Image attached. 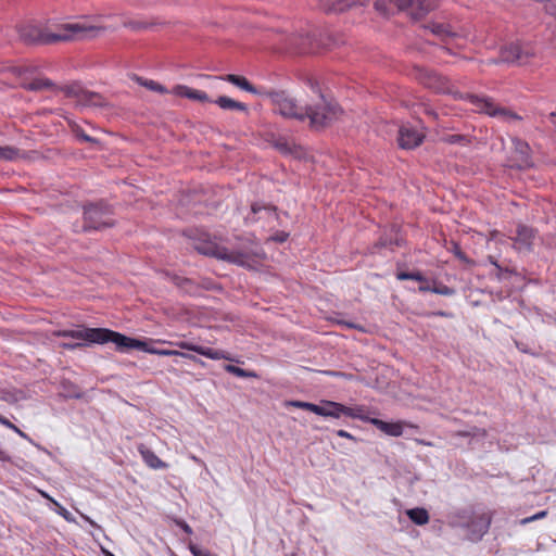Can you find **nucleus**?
<instances>
[{"mask_svg": "<svg viewBox=\"0 0 556 556\" xmlns=\"http://www.w3.org/2000/svg\"><path fill=\"white\" fill-rule=\"evenodd\" d=\"M448 526L467 531V539L478 542L488 533L492 517L489 513H477L472 509L462 508L451 513L447 517Z\"/></svg>", "mask_w": 556, "mask_h": 556, "instance_id": "nucleus-1", "label": "nucleus"}, {"mask_svg": "<svg viewBox=\"0 0 556 556\" xmlns=\"http://www.w3.org/2000/svg\"><path fill=\"white\" fill-rule=\"evenodd\" d=\"M332 45L336 42L330 35L323 34L313 26H307L285 38L286 50L298 54L315 53L319 49L329 48Z\"/></svg>", "mask_w": 556, "mask_h": 556, "instance_id": "nucleus-2", "label": "nucleus"}, {"mask_svg": "<svg viewBox=\"0 0 556 556\" xmlns=\"http://www.w3.org/2000/svg\"><path fill=\"white\" fill-rule=\"evenodd\" d=\"M105 30L103 26L89 25L86 23H63L56 25L54 29L48 28L49 43L59 41H74L92 39L100 36Z\"/></svg>", "mask_w": 556, "mask_h": 556, "instance_id": "nucleus-3", "label": "nucleus"}, {"mask_svg": "<svg viewBox=\"0 0 556 556\" xmlns=\"http://www.w3.org/2000/svg\"><path fill=\"white\" fill-rule=\"evenodd\" d=\"M56 337L72 338L87 344H104L112 342L118 350L119 332L106 328H81V329H64L54 332Z\"/></svg>", "mask_w": 556, "mask_h": 556, "instance_id": "nucleus-4", "label": "nucleus"}, {"mask_svg": "<svg viewBox=\"0 0 556 556\" xmlns=\"http://www.w3.org/2000/svg\"><path fill=\"white\" fill-rule=\"evenodd\" d=\"M319 97L320 101L318 103L305 106L304 110L305 119H309L311 128L317 130L329 126L341 113L336 103L327 101L321 93Z\"/></svg>", "mask_w": 556, "mask_h": 556, "instance_id": "nucleus-5", "label": "nucleus"}, {"mask_svg": "<svg viewBox=\"0 0 556 556\" xmlns=\"http://www.w3.org/2000/svg\"><path fill=\"white\" fill-rule=\"evenodd\" d=\"M113 210L104 202L89 203L84 206V231L102 230L114 226Z\"/></svg>", "mask_w": 556, "mask_h": 556, "instance_id": "nucleus-6", "label": "nucleus"}, {"mask_svg": "<svg viewBox=\"0 0 556 556\" xmlns=\"http://www.w3.org/2000/svg\"><path fill=\"white\" fill-rule=\"evenodd\" d=\"M265 93L262 97L268 98L275 106V112L289 118H295L300 122L305 121V114L302 106L296 104L292 98L285 90L264 89Z\"/></svg>", "mask_w": 556, "mask_h": 556, "instance_id": "nucleus-7", "label": "nucleus"}, {"mask_svg": "<svg viewBox=\"0 0 556 556\" xmlns=\"http://www.w3.org/2000/svg\"><path fill=\"white\" fill-rule=\"evenodd\" d=\"M413 71L414 77L425 87L440 93L452 92L450 81L437 72L418 65L414 66Z\"/></svg>", "mask_w": 556, "mask_h": 556, "instance_id": "nucleus-8", "label": "nucleus"}, {"mask_svg": "<svg viewBox=\"0 0 556 556\" xmlns=\"http://www.w3.org/2000/svg\"><path fill=\"white\" fill-rule=\"evenodd\" d=\"M118 351L124 352L127 350L136 349L150 354L162 355V356H174L178 354L177 350H163L156 349L151 342L142 341L134 338H129L123 333L118 337Z\"/></svg>", "mask_w": 556, "mask_h": 556, "instance_id": "nucleus-9", "label": "nucleus"}, {"mask_svg": "<svg viewBox=\"0 0 556 556\" xmlns=\"http://www.w3.org/2000/svg\"><path fill=\"white\" fill-rule=\"evenodd\" d=\"M470 102L476 106V109L481 112L485 113L490 116H502L506 119H514V121H520L521 116L517 115L516 113L509 112L505 110L504 108L497 106L491 99L489 98H480L478 96H469Z\"/></svg>", "mask_w": 556, "mask_h": 556, "instance_id": "nucleus-10", "label": "nucleus"}, {"mask_svg": "<svg viewBox=\"0 0 556 556\" xmlns=\"http://www.w3.org/2000/svg\"><path fill=\"white\" fill-rule=\"evenodd\" d=\"M400 11L406 12L413 18L418 20L428 14L438 5L437 0H399Z\"/></svg>", "mask_w": 556, "mask_h": 556, "instance_id": "nucleus-11", "label": "nucleus"}, {"mask_svg": "<svg viewBox=\"0 0 556 556\" xmlns=\"http://www.w3.org/2000/svg\"><path fill=\"white\" fill-rule=\"evenodd\" d=\"M532 56L529 50H525L519 43H509L501 49V61L505 63L525 64Z\"/></svg>", "mask_w": 556, "mask_h": 556, "instance_id": "nucleus-12", "label": "nucleus"}, {"mask_svg": "<svg viewBox=\"0 0 556 556\" xmlns=\"http://www.w3.org/2000/svg\"><path fill=\"white\" fill-rule=\"evenodd\" d=\"M425 138V135L422 131L418 130L417 128L410 126V125H403L399 129V146L402 149H414L418 147Z\"/></svg>", "mask_w": 556, "mask_h": 556, "instance_id": "nucleus-13", "label": "nucleus"}, {"mask_svg": "<svg viewBox=\"0 0 556 556\" xmlns=\"http://www.w3.org/2000/svg\"><path fill=\"white\" fill-rule=\"evenodd\" d=\"M534 239V229L522 224L517 226L516 236L511 238L514 241V249L518 252H530L532 250Z\"/></svg>", "mask_w": 556, "mask_h": 556, "instance_id": "nucleus-14", "label": "nucleus"}, {"mask_svg": "<svg viewBox=\"0 0 556 556\" xmlns=\"http://www.w3.org/2000/svg\"><path fill=\"white\" fill-rule=\"evenodd\" d=\"M18 35L22 41L27 45L46 43L48 45V28H41L37 25L26 24L18 28Z\"/></svg>", "mask_w": 556, "mask_h": 556, "instance_id": "nucleus-15", "label": "nucleus"}, {"mask_svg": "<svg viewBox=\"0 0 556 556\" xmlns=\"http://www.w3.org/2000/svg\"><path fill=\"white\" fill-rule=\"evenodd\" d=\"M175 345L181 350L192 351V352H195L202 356H205V357H207L210 359H214V361H217V359L231 361L232 359L226 352H224L222 350H215L212 348L193 344L188 341H179V342H176Z\"/></svg>", "mask_w": 556, "mask_h": 556, "instance_id": "nucleus-16", "label": "nucleus"}, {"mask_svg": "<svg viewBox=\"0 0 556 556\" xmlns=\"http://www.w3.org/2000/svg\"><path fill=\"white\" fill-rule=\"evenodd\" d=\"M514 144V161L518 168H528L532 166L531 149L530 146L518 138L513 140Z\"/></svg>", "mask_w": 556, "mask_h": 556, "instance_id": "nucleus-17", "label": "nucleus"}, {"mask_svg": "<svg viewBox=\"0 0 556 556\" xmlns=\"http://www.w3.org/2000/svg\"><path fill=\"white\" fill-rule=\"evenodd\" d=\"M217 78L228 81V83L235 85L236 87H238L247 92L253 93V94H257V96L262 97L265 93V91H264L265 88L260 89V88L254 87L244 76L227 74V75L218 76Z\"/></svg>", "mask_w": 556, "mask_h": 556, "instance_id": "nucleus-18", "label": "nucleus"}, {"mask_svg": "<svg viewBox=\"0 0 556 556\" xmlns=\"http://www.w3.org/2000/svg\"><path fill=\"white\" fill-rule=\"evenodd\" d=\"M369 424L390 437H401L404 425H407L404 421L388 422L378 418L369 419Z\"/></svg>", "mask_w": 556, "mask_h": 556, "instance_id": "nucleus-19", "label": "nucleus"}, {"mask_svg": "<svg viewBox=\"0 0 556 556\" xmlns=\"http://www.w3.org/2000/svg\"><path fill=\"white\" fill-rule=\"evenodd\" d=\"M359 0H319L321 10L328 13H339L358 3Z\"/></svg>", "mask_w": 556, "mask_h": 556, "instance_id": "nucleus-20", "label": "nucleus"}, {"mask_svg": "<svg viewBox=\"0 0 556 556\" xmlns=\"http://www.w3.org/2000/svg\"><path fill=\"white\" fill-rule=\"evenodd\" d=\"M197 251L203 255L223 260L226 255V248L213 241H204L195 247Z\"/></svg>", "mask_w": 556, "mask_h": 556, "instance_id": "nucleus-21", "label": "nucleus"}, {"mask_svg": "<svg viewBox=\"0 0 556 556\" xmlns=\"http://www.w3.org/2000/svg\"><path fill=\"white\" fill-rule=\"evenodd\" d=\"M138 452L140 453L143 462L152 469H165L167 468V464L159 458V456L150 448H148L144 444H140L138 446Z\"/></svg>", "mask_w": 556, "mask_h": 556, "instance_id": "nucleus-22", "label": "nucleus"}, {"mask_svg": "<svg viewBox=\"0 0 556 556\" xmlns=\"http://www.w3.org/2000/svg\"><path fill=\"white\" fill-rule=\"evenodd\" d=\"M343 404L332 401H325L321 405H317L316 415L323 417L340 418L342 416Z\"/></svg>", "mask_w": 556, "mask_h": 556, "instance_id": "nucleus-23", "label": "nucleus"}, {"mask_svg": "<svg viewBox=\"0 0 556 556\" xmlns=\"http://www.w3.org/2000/svg\"><path fill=\"white\" fill-rule=\"evenodd\" d=\"M223 261H227L243 267L252 266V257L249 253L240 252V251H229L226 248V255Z\"/></svg>", "mask_w": 556, "mask_h": 556, "instance_id": "nucleus-24", "label": "nucleus"}, {"mask_svg": "<svg viewBox=\"0 0 556 556\" xmlns=\"http://www.w3.org/2000/svg\"><path fill=\"white\" fill-rule=\"evenodd\" d=\"M222 110L241 111L248 113V106L243 102L236 101L227 96H220L214 101Z\"/></svg>", "mask_w": 556, "mask_h": 556, "instance_id": "nucleus-25", "label": "nucleus"}, {"mask_svg": "<svg viewBox=\"0 0 556 556\" xmlns=\"http://www.w3.org/2000/svg\"><path fill=\"white\" fill-rule=\"evenodd\" d=\"M175 92L180 97H185L200 102H207L210 100L206 92L198 89H192L187 86H177L175 88Z\"/></svg>", "mask_w": 556, "mask_h": 556, "instance_id": "nucleus-26", "label": "nucleus"}, {"mask_svg": "<svg viewBox=\"0 0 556 556\" xmlns=\"http://www.w3.org/2000/svg\"><path fill=\"white\" fill-rule=\"evenodd\" d=\"M399 0H376L375 9L383 16H389L400 11Z\"/></svg>", "mask_w": 556, "mask_h": 556, "instance_id": "nucleus-27", "label": "nucleus"}, {"mask_svg": "<svg viewBox=\"0 0 556 556\" xmlns=\"http://www.w3.org/2000/svg\"><path fill=\"white\" fill-rule=\"evenodd\" d=\"M79 103L85 106L102 108L106 105L105 99L100 93L89 90H85V93Z\"/></svg>", "mask_w": 556, "mask_h": 556, "instance_id": "nucleus-28", "label": "nucleus"}, {"mask_svg": "<svg viewBox=\"0 0 556 556\" xmlns=\"http://www.w3.org/2000/svg\"><path fill=\"white\" fill-rule=\"evenodd\" d=\"M25 157V152L17 148L5 146L0 147V161H17Z\"/></svg>", "mask_w": 556, "mask_h": 556, "instance_id": "nucleus-29", "label": "nucleus"}, {"mask_svg": "<svg viewBox=\"0 0 556 556\" xmlns=\"http://www.w3.org/2000/svg\"><path fill=\"white\" fill-rule=\"evenodd\" d=\"M408 518L418 526L429 522V514L425 508L416 507L406 511Z\"/></svg>", "mask_w": 556, "mask_h": 556, "instance_id": "nucleus-30", "label": "nucleus"}, {"mask_svg": "<svg viewBox=\"0 0 556 556\" xmlns=\"http://www.w3.org/2000/svg\"><path fill=\"white\" fill-rule=\"evenodd\" d=\"M427 28H429L433 35L440 37L443 40L456 35L448 25L443 23H431L427 26Z\"/></svg>", "mask_w": 556, "mask_h": 556, "instance_id": "nucleus-31", "label": "nucleus"}, {"mask_svg": "<svg viewBox=\"0 0 556 556\" xmlns=\"http://www.w3.org/2000/svg\"><path fill=\"white\" fill-rule=\"evenodd\" d=\"M62 395L67 399H80L83 393L77 384L70 380H63L61 382Z\"/></svg>", "mask_w": 556, "mask_h": 556, "instance_id": "nucleus-32", "label": "nucleus"}, {"mask_svg": "<svg viewBox=\"0 0 556 556\" xmlns=\"http://www.w3.org/2000/svg\"><path fill=\"white\" fill-rule=\"evenodd\" d=\"M24 87L30 91H40L43 89L52 88L53 83L48 78H35L31 81L25 84Z\"/></svg>", "mask_w": 556, "mask_h": 556, "instance_id": "nucleus-33", "label": "nucleus"}, {"mask_svg": "<svg viewBox=\"0 0 556 556\" xmlns=\"http://www.w3.org/2000/svg\"><path fill=\"white\" fill-rule=\"evenodd\" d=\"M224 369L231 374V375H235L237 377H240V378H257V374L255 371H250V370H245L243 368H240L238 366H235V365H225Z\"/></svg>", "mask_w": 556, "mask_h": 556, "instance_id": "nucleus-34", "label": "nucleus"}, {"mask_svg": "<svg viewBox=\"0 0 556 556\" xmlns=\"http://www.w3.org/2000/svg\"><path fill=\"white\" fill-rule=\"evenodd\" d=\"M135 80L148 88L149 90H152V91H156V92H160V93H165L167 92L166 88L162 85H160L159 83L154 81V80H151V79H146V78H142V77H139V76H135Z\"/></svg>", "mask_w": 556, "mask_h": 556, "instance_id": "nucleus-35", "label": "nucleus"}, {"mask_svg": "<svg viewBox=\"0 0 556 556\" xmlns=\"http://www.w3.org/2000/svg\"><path fill=\"white\" fill-rule=\"evenodd\" d=\"M453 437H462V438H485L486 430L478 427H471L469 430H460L453 433Z\"/></svg>", "mask_w": 556, "mask_h": 556, "instance_id": "nucleus-36", "label": "nucleus"}, {"mask_svg": "<svg viewBox=\"0 0 556 556\" xmlns=\"http://www.w3.org/2000/svg\"><path fill=\"white\" fill-rule=\"evenodd\" d=\"M342 415L351 417V418H357L365 422H369V419H371L368 416H365L362 414L363 409L361 407H348L343 405L342 407Z\"/></svg>", "mask_w": 556, "mask_h": 556, "instance_id": "nucleus-37", "label": "nucleus"}, {"mask_svg": "<svg viewBox=\"0 0 556 556\" xmlns=\"http://www.w3.org/2000/svg\"><path fill=\"white\" fill-rule=\"evenodd\" d=\"M64 92L68 96V97H73V98H76L78 100V102H80L84 93H85V90L80 85L78 84H72V85H68V86H65L63 88Z\"/></svg>", "mask_w": 556, "mask_h": 556, "instance_id": "nucleus-38", "label": "nucleus"}, {"mask_svg": "<svg viewBox=\"0 0 556 556\" xmlns=\"http://www.w3.org/2000/svg\"><path fill=\"white\" fill-rule=\"evenodd\" d=\"M396 278L399 280H416L419 282H426L427 278L422 275L421 271H414V273H407V271H399L396 274Z\"/></svg>", "mask_w": 556, "mask_h": 556, "instance_id": "nucleus-39", "label": "nucleus"}, {"mask_svg": "<svg viewBox=\"0 0 556 556\" xmlns=\"http://www.w3.org/2000/svg\"><path fill=\"white\" fill-rule=\"evenodd\" d=\"M431 292L440 295L451 296L455 294V289L441 282L433 281Z\"/></svg>", "mask_w": 556, "mask_h": 556, "instance_id": "nucleus-40", "label": "nucleus"}, {"mask_svg": "<svg viewBox=\"0 0 556 556\" xmlns=\"http://www.w3.org/2000/svg\"><path fill=\"white\" fill-rule=\"evenodd\" d=\"M72 130L73 132L75 134V136L80 140V141H84V142H90V143H97L98 140L96 138H92L90 136H88L83 129L80 126H78L77 124H73L72 125Z\"/></svg>", "mask_w": 556, "mask_h": 556, "instance_id": "nucleus-41", "label": "nucleus"}, {"mask_svg": "<svg viewBox=\"0 0 556 556\" xmlns=\"http://www.w3.org/2000/svg\"><path fill=\"white\" fill-rule=\"evenodd\" d=\"M289 406L306 409L308 412H312L315 414L317 412V404L309 403V402H302V401H290L287 403Z\"/></svg>", "mask_w": 556, "mask_h": 556, "instance_id": "nucleus-42", "label": "nucleus"}, {"mask_svg": "<svg viewBox=\"0 0 556 556\" xmlns=\"http://www.w3.org/2000/svg\"><path fill=\"white\" fill-rule=\"evenodd\" d=\"M0 424L5 426L7 428L13 430L14 432H16L21 438L30 441L29 437L24 431H22L20 428H17L15 425H13L9 419L3 417L2 415L0 416Z\"/></svg>", "mask_w": 556, "mask_h": 556, "instance_id": "nucleus-43", "label": "nucleus"}, {"mask_svg": "<svg viewBox=\"0 0 556 556\" xmlns=\"http://www.w3.org/2000/svg\"><path fill=\"white\" fill-rule=\"evenodd\" d=\"M21 392L2 390L0 399L8 403H15L20 400Z\"/></svg>", "mask_w": 556, "mask_h": 556, "instance_id": "nucleus-44", "label": "nucleus"}, {"mask_svg": "<svg viewBox=\"0 0 556 556\" xmlns=\"http://www.w3.org/2000/svg\"><path fill=\"white\" fill-rule=\"evenodd\" d=\"M125 27L130 28L131 30L139 31L142 29H146L150 26V24L146 22H139V21H127L123 24Z\"/></svg>", "mask_w": 556, "mask_h": 556, "instance_id": "nucleus-45", "label": "nucleus"}, {"mask_svg": "<svg viewBox=\"0 0 556 556\" xmlns=\"http://www.w3.org/2000/svg\"><path fill=\"white\" fill-rule=\"evenodd\" d=\"M453 254L463 263L470 264L471 261L466 256V254L462 251L458 243H453L452 249Z\"/></svg>", "mask_w": 556, "mask_h": 556, "instance_id": "nucleus-46", "label": "nucleus"}, {"mask_svg": "<svg viewBox=\"0 0 556 556\" xmlns=\"http://www.w3.org/2000/svg\"><path fill=\"white\" fill-rule=\"evenodd\" d=\"M336 323L340 326H343L345 328H349V329H356L361 332H365V328L362 326V325H358V324H355V323H352V321H346V320H343V319H336Z\"/></svg>", "mask_w": 556, "mask_h": 556, "instance_id": "nucleus-47", "label": "nucleus"}, {"mask_svg": "<svg viewBox=\"0 0 556 556\" xmlns=\"http://www.w3.org/2000/svg\"><path fill=\"white\" fill-rule=\"evenodd\" d=\"M251 210H252V214H254V215L257 214L261 211H265L267 214H276L275 213L276 210L274 207L262 206V205H260L257 203L253 204Z\"/></svg>", "mask_w": 556, "mask_h": 556, "instance_id": "nucleus-48", "label": "nucleus"}, {"mask_svg": "<svg viewBox=\"0 0 556 556\" xmlns=\"http://www.w3.org/2000/svg\"><path fill=\"white\" fill-rule=\"evenodd\" d=\"M515 345L516 348L522 352V353H527V354H531L533 356H536L538 354L533 353L526 343L523 342H519V341H515Z\"/></svg>", "mask_w": 556, "mask_h": 556, "instance_id": "nucleus-49", "label": "nucleus"}, {"mask_svg": "<svg viewBox=\"0 0 556 556\" xmlns=\"http://www.w3.org/2000/svg\"><path fill=\"white\" fill-rule=\"evenodd\" d=\"M288 237H289L288 232L279 231L271 237V240L282 243V242L287 241Z\"/></svg>", "mask_w": 556, "mask_h": 556, "instance_id": "nucleus-50", "label": "nucleus"}, {"mask_svg": "<svg viewBox=\"0 0 556 556\" xmlns=\"http://www.w3.org/2000/svg\"><path fill=\"white\" fill-rule=\"evenodd\" d=\"M86 343L84 342H64L61 344V346L65 350H75V349H78V348H81V346H85Z\"/></svg>", "mask_w": 556, "mask_h": 556, "instance_id": "nucleus-51", "label": "nucleus"}, {"mask_svg": "<svg viewBox=\"0 0 556 556\" xmlns=\"http://www.w3.org/2000/svg\"><path fill=\"white\" fill-rule=\"evenodd\" d=\"M175 356H180V357H184V358H188V359H190L192 362L203 364V362H201L197 356H194L192 354L185 353V352L178 351V354H176Z\"/></svg>", "mask_w": 556, "mask_h": 556, "instance_id": "nucleus-52", "label": "nucleus"}, {"mask_svg": "<svg viewBox=\"0 0 556 556\" xmlns=\"http://www.w3.org/2000/svg\"><path fill=\"white\" fill-rule=\"evenodd\" d=\"M336 434L340 438H345V439H349V440H352V441H356V438L354 435H352L350 432L345 431V430H337L336 431Z\"/></svg>", "mask_w": 556, "mask_h": 556, "instance_id": "nucleus-53", "label": "nucleus"}, {"mask_svg": "<svg viewBox=\"0 0 556 556\" xmlns=\"http://www.w3.org/2000/svg\"><path fill=\"white\" fill-rule=\"evenodd\" d=\"M189 549L193 556H208L206 553H204L202 549H200L198 546L193 544H190Z\"/></svg>", "mask_w": 556, "mask_h": 556, "instance_id": "nucleus-54", "label": "nucleus"}, {"mask_svg": "<svg viewBox=\"0 0 556 556\" xmlns=\"http://www.w3.org/2000/svg\"><path fill=\"white\" fill-rule=\"evenodd\" d=\"M545 515H546V511L538 513V514H535V515H533V516H531V517H529V518L523 519V520H522V523H528V522H530V521H532V520H536V519H539V518L544 517Z\"/></svg>", "mask_w": 556, "mask_h": 556, "instance_id": "nucleus-55", "label": "nucleus"}, {"mask_svg": "<svg viewBox=\"0 0 556 556\" xmlns=\"http://www.w3.org/2000/svg\"><path fill=\"white\" fill-rule=\"evenodd\" d=\"M463 139H464V137L460 136V135H451L447 138V142H450V143H457V142L462 141Z\"/></svg>", "mask_w": 556, "mask_h": 556, "instance_id": "nucleus-56", "label": "nucleus"}, {"mask_svg": "<svg viewBox=\"0 0 556 556\" xmlns=\"http://www.w3.org/2000/svg\"><path fill=\"white\" fill-rule=\"evenodd\" d=\"M431 289H432V287L428 283V280H427L426 282H421L418 290L420 292H431Z\"/></svg>", "mask_w": 556, "mask_h": 556, "instance_id": "nucleus-57", "label": "nucleus"}, {"mask_svg": "<svg viewBox=\"0 0 556 556\" xmlns=\"http://www.w3.org/2000/svg\"><path fill=\"white\" fill-rule=\"evenodd\" d=\"M0 460L1 462H11V457L9 456V454L3 451L1 447H0Z\"/></svg>", "mask_w": 556, "mask_h": 556, "instance_id": "nucleus-58", "label": "nucleus"}, {"mask_svg": "<svg viewBox=\"0 0 556 556\" xmlns=\"http://www.w3.org/2000/svg\"><path fill=\"white\" fill-rule=\"evenodd\" d=\"M180 527L181 529L187 533V534H192V529L191 527L186 523L185 521L180 522Z\"/></svg>", "mask_w": 556, "mask_h": 556, "instance_id": "nucleus-59", "label": "nucleus"}, {"mask_svg": "<svg viewBox=\"0 0 556 556\" xmlns=\"http://www.w3.org/2000/svg\"><path fill=\"white\" fill-rule=\"evenodd\" d=\"M489 261H490V263H491L492 265H494L497 269H500V270H501V266L498 265L497 261H496V260H494V257L489 256Z\"/></svg>", "mask_w": 556, "mask_h": 556, "instance_id": "nucleus-60", "label": "nucleus"}, {"mask_svg": "<svg viewBox=\"0 0 556 556\" xmlns=\"http://www.w3.org/2000/svg\"><path fill=\"white\" fill-rule=\"evenodd\" d=\"M277 147H278V149H280V150H281V151H283V152L289 151V150H288V148H287V144L278 143V144H277Z\"/></svg>", "mask_w": 556, "mask_h": 556, "instance_id": "nucleus-61", "label": "nucleus"}, {"mask_svg": "<svg viewBox=\"0 0 556 556\" xmlns=\"http://www.w3.org/2000/svg\"><path fill=\"white\" fill-rule=\"evenodd\" d=\"M191 459L194 460L195 463L198 464H201V465H204L203 460H201L200 458H198L197 456H191Z\"/></svg>", "mask_w": 556, "mask_h": 556, "instance_id": "nucleus-62", "label": "nucleus"}, {"mask_svg": "<svg viewBox=\"0 0 556 556\" xmlns=\"http://www.w3.org/2000/svg\"><path fill=\"white\" fill-rule=\"evenodd\" d=\"M555 117H556V112H552V113L549 114V119H551L552 122H554Z\"/></svg>", "mask_w": 556, "mask_h": 556, "instance_id": "nucleus-63", "label": "nucleus"}, {"mask_svg": "<svg viewBox=\"0 0 556 556\" xmlns=\"http://www.w3.org/2000/svg\"><path fill=\"white\" fill-rule=\"evenodd\" d=\"M496 235H497V231H493V232L491 233L492 238H495V237H496Z\"/></svg>", "mask_w": 556, "mask_h": 556, "instance_id": "nucleus-64", "label": "nucleus"}]
</instances>
